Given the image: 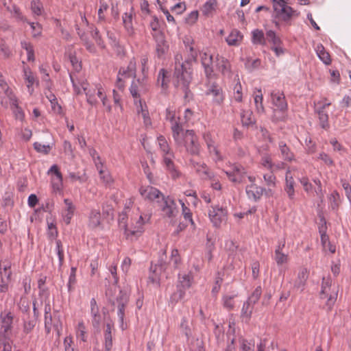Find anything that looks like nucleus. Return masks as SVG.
Masks as SVG:
<instances>
[{
	"instance_id": "obj_34",
	"label": "nucleus",
	"mask_w": 351,
	"mask_h": 351,
	"mask_svg": "<svg viewBox=\"0 0 351 351\" xmlns=\"http://www.w3.org/2000/svg\"><path fill=\"white\" fill-rule=\"evenodd\" d=\"M193 167L203 178H211V172L208 167L203 162L191 161Z\"/></svg>"
},
{
	"instance_id": "obj_33",
	"label": "nucleus",
	"mask_w": 351,
	"mask_h": 351,
	"mask_svg": "<svg viewBox=\"0 0 351 351\" xmlns=\"http://www.w3.org/2000/svg\"><path fill=\"white\" fill-rule=\"evenodd\" d=\"M132 18L133 12L132 10L128 12H125L122 16L124 27L129 36H133L134 34V29L132 25Z\"/></svg>"
},
{
	"instance_id": "obj_5",
	"label": "nucleus",
	"mask_w": 351,
	"mask_h": 351,
	"mask_svg": "<svg viewBox=\"0 0 351 351\" xmlns=\"http://www.w3.org/2000/svg\"><path fill=\"white\" fill-rule=\"evenodd\" d=\"M157 142L163 158V164L167 170L169 172L173 178H178L179 176V172L175 168L173 161L174 154L169 147L166 138L163 136H159L157 138Z\"/></svg>"
},
{
	"instance_id": "obj_50",
	"label": "nucleus",
	"mask_w": 351,
	"mask_h": 351,
	"mask_svg": "<svg viewBox=\"0 0 351 351\" xmlns=\"http://www.w3.org/2000/svg\"><path fill=\"white\" fill-rule=\"evenodd\" d=\"M58 330V322H56L52 317L51 315H46L45 316V329L47 334H49L52 328Z\"/></svg>"
},
{
	"instance_id": "obj_4",
	"label": "nucleus",
	"mask_w": 351,
	"mask_h": 351,
	"mask_svg": "<svg viewBox=\"0 0 351 351\" xmlns=\"http://www.w3.org/2000/svg\"><path fill=\"white\" fill-rule=\"evenodd\" d=\"M81 86L86 96L87 102L91 106H96L98 104V98L106 108L108 112H110L112 107L107 103V96L104 87L100 84L90 85L86 82H83Z\"/></svg>"
},
{
	"instance_id": "obj_43",
	"label": "nucleus",
	"mask_w": 351,
	"mask_h": 351,
	"mask_svg": "<svg viewBox=\"0 0 351 351\" xmlns=\"http://www.w3.org/2000/svg\"><path fill=\"white\" fill-rule=\"evenodd\" d=\"M90 310L91 314L93 316V324L95 326H97L99 324L100 322V315L99 314V308L97 304V302L95 299L92 298L90 300Z\"/></svg>"
},
{
	"instance_id": "obj_56",
	"label": "nucleus",
	"mask_w": 351,
	"mask_h": 351,
	"mask_svg": "<svg viewBox=\"0 0 351 351\" xmlns=\"http://www.w3.org/2000/svg\"><path fill=\"white\" fill-rule=\"evenodd\" d=\"M39 71L43 75L42 80L45 84L46 88H49L52 86V82L50 80L49 75L47 67L41 65L39 66Z\"/></svg>"
},
{
	"instance_id": "obj_18",
	"label": "nucleus",
	"mask_w": 351,
	"mask_h": 351,
	"mask_svg": "<svg viewBox=\"0 0 351 351\" xmlns=\"http://www.w3.org/2000/svg\"><path fill=\"white\" fill-rule=\"evenodd\" d=\"M224 172L231 182L237 183L243 182L246 175L245 168L239 165H233L231 170H227Z\"/></svg>"
},
{
	"instance_id": "obj_61",
	"label": "nucleus",
	"mask_w": 351,
	"mask_h": 351,
	"mask_svg": "<svg viewBox=\"0 0 351 351\" xmlns=\"http://www.w3.org/2000/svg\"><path fill=\"white\" fill-rule=\"evenodd\" d=\"M77 31L78 35L84 41V45L86 46L87 50H88L91 53H94L95 51V48L93 45H92L87 40L84 32H83L80 28H77Z\"/></svg>"
},
{
	"instance_id": "obj_57",
	"label": "nucleus",
	"mask_w": 351,
	"mask_h": 351,
	"mask_svg": "<svg viewBox=\"0 0 351 351\" xmlns=\"http://www.w3.org/2000/svg\"><path fill=\"white\" fill-rule=\"evenodd\" d=\"M179 202L181 204L182 210V215L186 220H189L191 225H194L195 223L192 218V213L190 209L185 205L183 199H179Z\"/></svg>"
},
{
	"instance_id": "obj_64",
	"label": "nucleus",
	"mask_w": 351,
	"mask_h": 351,
	"mask_svg": "<svg viewBox=\"0 0 351 351\" xmlns=\"http://www.w3.org/2000/svg\"><path fill=\"white\" fill-rule=\"evenodd\" d=\"M223 306L224 308L230 311L234 307V296L224 295L222 298Z\"/></svg>"
},
{
	"instance_id": "obj_54",
	"label": "nucleus",
	"mask_w": 351,
	"mask_h": 351,
	"mask_svg": "<svg viewBox=\"0 0 351 351\" xmlns=\"http://www.w3.org/2000/svg\"><path fill=\"white\" fill-rule=\"evenodd\" d=\"M99 172L100 180L104 184L110 186L113 183V179L108 170L100 169Z\"/></svg>"
},
{
	"instance_id": "obj_6",
	"label": "nucleus",
	"mask_w": 351,
	"mask_h": 351,
	"mask_svg": "<svg viewBox=\"0 0 351 351\" xmlns=\"http://www.w3.org/2000/svg\"><path fill=\"white\" fill-rule=\"evenodd\" d=\"M273 16V22L279 28L280 23L290 25L291 20L299 16V12L287 4L274 10Z\"/></svg>"
},
{
	"instance_id": "obj_62",
	"label": "nucleus",
	"mask_w": 351,
	"mask_h": 351,
	"mask_svg": "<svg viewBox=\"0 0 351 351\" xmlns=\"http://www.w3.org/2000/svg\"><path fill=\"white\" fill-rule=\"evenodd\" d=\"M1 279L11 280L12 271L10 263L3 265V268H0Z\"/></svg>"
},
{
	"instance_id": "obj_11",
	"label": "nucleus",
	"mask_w": 351,
	"mask_h": 351,
	"mask_svg": "<svg viewBox=\"0 0 351 351\" xmlns=\"http://www.w3.org/2000/svg\"><path fill=\"white\" fill-rule=\"evenodd\" d=\"M158 204L164 217L173 219L178 215V210L176 202L171 197H162Z\"/></svg>"
},
{
	"instance_id": "obj_44",
	"label": "nucleus",
	"mask_w": 351,
	"mask_h": 351,
	"mask_svg": "<svg viewBox=\"0 0 351 351\" xmlns=\"http://www.w3.org/2000/svg\"><path fill=\"white\" fill-rule=\"evenodd\" d=\"M113 324L108 323L105 331V347L106 350L110 351L112 347V329Z\"/></svg>"
},
{
	"instance_id": "obj_24",
	"label": "nucleus",
	"mask_w": 351,
	"mask_h": 351,
	"mask_svg": "<svg viewBox=\"0 0 351 351\" xmlns=\"http://www.w3.org/2000/svg\"><path fill=\"white\" fill-rule=\"evenodd\" d=\"M271 99L275 108H278L281 110H287V103L282 92L280 90L272 91L271 93Z\"/></svg>"
},
{
	"instance_id": "obj_39",
	"label": "nucleus",
	"mask_w": 351,
	"mask_h": 351,
	"mask_svg": "<svg viewBox=\"0 0 351 351\" xmlns=\"http://www.w3.org/2000/svg\"><path fill=\"white\" fill-rule=\"evenodd\" d=\"M316 53L319 58L326 65L331 64V58L329 53L326 51L324 46L321 44L317 45L315 49Z\"/></svg>"
},
{
	"instance_id": "obj_25",
	"label": "nucleus",
	"mask_w": 351,
	"mask_h": 351,
	"mask_svg": "<svg viewBox=\"0 0 351 351\" xmlns=\"http://www.w3.org/2000/svg\"><path fill=\"white\" fill-rule=\"evenodd\" d=\"M8 100L15 119L23 121L25 119V112L19 106L17 97L16 95H11Z\"/></svg>"
},
{
	"instance_id": "obj_22",
	"label": "nucleus",
	"mask_w": 351,
	"mask_h": 351,
	"mask_svg": "<svg viewBox=\"0 0 351 351\" xmlns=\"http://www.w3.org/2000/svg\"><path fill=\"white\" fill-rule=\"evenodd\" d=\"M206 95H211L213 97V101L217 105L223 104L225 99V95L223 92V89L217 84H213L208 86L206 90Z\"/></svg>"
},
{
	"instance_id": "obj_55",
	"label": "nucleus",
	"mask_w": 351,
	"mask_h": 351,
	"mask_svg": "<svg viewBox=\"0 0 351 351\" xmlns=\"http://www.w3.org/2000/svg\"><path fill=\"white\" fill-rule=\"evenodd\" d=\"M252 43L254 44L264 45L265 36L263 32L259 29H255L252 32Z\"/></svg>"
},
{
	"instance_id": "obj_29",
	"label": "nucleus",
	"mask_w": 351,
	"mask_h": 351,
	"mask_svg": "<svg viewBox=\"0 0 351 351\" xmlns=\"http://www.w3.org/2000/svg\"><path fill=\"white\" fill-rule=\"evenodd\" d=\"M128 298L127 296L121 297L119 300V304L117 306V315L121 322L120 327L124 330L127 328V325L124 323V317H125V308L128 304Z\"/></svg>"
},
{
	"instance_id": "obj_28",
	"label": "nucleus",
	"mask_w": 351,
	"mask_h": 351,
	"mask_svg": "<svg viewBox=\"0 0 351 351\" xmlns=\"http://www.w3.org/2000/svg\"><path fill=\"white\" fill-rule=\"evenodd\" d=\"M295 181L291 175V169L289 168L287 170L285 176V190L288 195L289 199H293L295 196Z\"/></svg>"
},
{
	"instance_id": "obj_19",
	"label": "nucleus",
	"mask_w": 351,
	"mask_h": 351,
	"mask_svg": "<svg viewBox=\"0 0 351 351\" xmlns=\"http://www.w3.org/2000/svg\"><path fill=\"white\" fill-rule=\"evenodd\" d=\"M200 58L205 73L208 77H210L213 73V54L208 49H206L200 53Z\"/></svg>"
},
{
	"instance_id": "obj_48",
	"label": "nucleus",
	"mask_w": 351,
	"mask_h": 351,
	"mask_svg": "<svg viewBox=\"0 0 351 351\" xmlns=\"http://www.w3.org/2000/svg\"><path fill=\"white\" fill-rule=\"evenodd\" d=\"M21 47L26 51L27 60L29 62H34L35 60V56L33 45L29 42L23 41L21 42Z\"/></svg>"
},
{
	"instance_id": "obj_40",
	"label": "nucleus",
	"mask_w": 351,
	"mask_h": 351,
	"mask_svg": "<svg viewBox=\"0 0 351 351\" xmlns=\"http://www.w3.org/2000/svg\"><path fill=\"white\" fill-rule=\"evenodd\" d=\"M157 83L164 90H166L168 87L169 83V73L164 69H162L159 71Z\"/></svg>"
},
{
	"instance_id": "obj_23",
	"label": "nucleus",
	"mask_w": 351,
	"mask_h": 351,
	"mask_svg": "<svg viewBox=\"0 0 351 351\" xmlns=\"http://www.w3.org/2000/svg\"><path fill=\"white\" fill-rule=\"evenodd\" d=\"M23 79L30 95L34 92V86L38 85V80L29 67L23 69Z\"/></svg>"
},
{
	"instance_id": "obj_20",
	"label": "nucleus",
	"mask_w": 351,
	"mask_h": 351,
	"mask_svg": "<svg viewBox=\"0 0 351 351\" xmlns=\"http://www.w3.org/2000/svg\"><path fill=\"white\" fill-rule=\"evenodd\" d=\"M330 106V103L326 102V101H321L317 104L316 111L318 114L321 127L324 129H328L329 128L328 115L325 109Z\"/></svg>"
},
{
	"instance_id": "obj_12",
	"label": "nucleus",
	"mask_w": 351,
	"mask_h": 351,
	"mask_svg": "<svg viewBox=\"0 0 351 351\" xmlns=\"http://www.w3.org/2000/svg\"><path fill=\"white\" fill-rule=\"evenodd\" d=\"M14 314L9 310H4L0 313L1 332L5 338H9L12 328Z\"/></svg>"
},
{
	"instance_id": "obj_7",
	"label": "nucleus",
	"mask_w": 351,
	"mask_h": 351,
	"mask_svg": "<svg viewBox=\"0 0 351 351\" xmlns=\"http://www.w3.org/2000/svg\"><path fill=\"white\" fill-rule=\"evenodd\" d=\"M193 280L192 272L180 274L177 284L178 291L172 295L171 300L176 302L182 300L185 295V291L191 287Z\"/></svg>"
},
{
	"instance_id": "obj_36",
	"label": "nucleus",
	"mask_w": 351,
	"mask_h": 351,
	"mask_svg": "<svg viewBox=\"0 0 351 351\" xmlns=\"http://www.w3.org/2000/svg\"><path fill=\"white\" fill-rule=\"evenodd\" d=\"M137 112L138 115L141 116L143 119V123L146 128L152 125V121L149 117V113L147 107L145 104H143L141 101H139V106H138Z\"/></svg>"
},
{
	"instance_id": "obj_26",
	"label": "nucleus",
	"mask_w": 351,
	"mask_h": 351,
	"mask_svg": "<svg viewBox=\"0 0 351 351\" xmlns=\"http://www.w3.org/2000/svg\"><path fill=\"white\" fill-rule=\"evenodd\" d=\"M101 221L100 211L96 209L91 210L88 215V228L93 230L101 228Z\"/></svg>"
},
{
	"instance_id": "obj_27",
	"label": "nucleus",
	"mask_w": 351,
	"mask_h": 351,
	"mask_svg": "<svg viewBox=\"0 0 351 351\" xmlns=\"http://www.w3.org/2000/svg\"><path fill=\"white\" fill-rule=\"evenodd\" d=\"M216 68L223 75H230L231 74V65L228 60L217 56L216 57Z\"/></svg>"
},
{
	"instance_id": "obj_35",
	"label": "nucleus",
	"mask_w": 351,
	"mask_h": 351,
	"mask_svg": "<svg viewBox=\"0 0 351 351\" xmlns=\"http://www.w3.org/2000/svg\"><path fill=\"white\" fill-rule=\"evenodd\" d=\"M160 280V267L158 265H152L148 276V282L159 285Z\"/></svg>"
},
{
	"instance_id": "obj_16",
	"label": "nucleus",
	"mask_w": 351,
	"mask_h": 351,
	"mask_svg": "<svg viewBox=\"0 0 351 351\" xmlns=\"http://www.w3.org/2000/svg\"><path fill=\"white\" fill-rule=\"evenodd\" d=\"M285 244L286 241L285 239L283 238L282 240L278 241V243L276 247L274 259L278 266H281L289 262L290 258L289 254L283 252Z\"/></svg>"
},
{
	"instance_id": "obj_10",
	"label": "nucleus",
	"mask_w": 351,
	"mask_h": 351,
	"mask_svg": "<svg viewBox=\"0 0 351 351\" xmlns=\"http://www.w3.org/2000/svg\"><path fill=\"white\" fill-rule=\"evenodd\" d=\"M136 62L134 58L130 60L126 66L120 68L117 75V84L119 88L124 87V82L126 80L136 76Z\"/></svg>"
},
{
	"instance_id": "obj_2",
	"label": "nucleus",
	"mask_w": 351,
	"mask_h": 351,
	"mask_svg": "<svg viewBox=\"0 0 351 351\" xmlns=\"http://www.w3.org/2000/svg\"><path fill=\"white\" fill-rule=\"evenodd\" d=\"M152 215L150 213H141L132 217L130 222L128 223V216L121 213L119 216V226L124 231L127 239L134 240L139 237L145 231L144 226L149 223Z\"/></svg>"
},
{
	"instance_id": "obj_45",
	"label": "nucleus",
	"mask_w": 351,
	"mask_h": 351,
	"mask_svg": "<svg viewBox=\"0 0 351 351\" xmlns=\"http://www.w3.org/2000/svg\"><path fill=\"white\" fill-rule=\"evenodd\" d=\"M51 184L53 193H61L63 190L62 176H52Z\"/></svg>"
},
{
	"instance_id": "obj_21",
	"label": "nucleus",
	"mask_w": 351,
	"mask_h": 351,
	"mask_svg": "<svg viewBox=\"0 0 351 351\" xmlns=\"http://www.w3.org/2000/svg\"><path fill=\"white\" fill-rule=\"evenodd\" d=\"M75 209V206L71 199L68 198L64 199V206L61 210V216L66 224L68 225L71 223V219L74 216Z\"/></svg>"
},
{
	"instance_id": "obj_58",
	"label": "nucleus",
	"mask_w": 351,
	"mask_h": 351,
	"mask_svg": "<svg viewBox=\"0 0 351 351\" xmlns=\"http://www.w3.org/2000/svg\"><path fill=\"white\" fill-rule=\"evenodd\" d=\"M0 88L4 92L8 99L10 97L11 95H15L12 89L10 88L8 84L5 82L4 77L0 73Z\"/></svg>"
},
{
	"instance_id": "obj_46",
	"label": "nucleus",
	"mask_w": 351,
	"mask_h": 351,
	"mask_svg": "<svg viewBox=\"0 0 351 351\" xmlns=\"http://www.w3.org/2000/svg\"><path fill=\"white\" fill-rule=\"evenodd\" d=\"M254 99L257 110L258 112H263V95L261 89H257L254 92Z\"/></svg>"
},
{
	"instance_id": "obj_32",
	"label": "nucleus",
	"mask_w": 351,
	"mask_h": 351,
	"mask_svg": "<svg viewBox=\"0 0 351 351\" xmlns=\"http://www.w3.org/2000/svg\"><path fill=\"white\" fill-rule=\"evenodd\" d=\"M153 37L156 42V51L158 56L164 54L169 48V45L165 40L164 36L162 33H158V35L153 34Z\"/></svg>"
},
{
	"instance_id": "obj_31",
	"label": "nucleus",
	"mask_w": 351,
	"mask_h": 351,
	"mask_svg": "<svg viewBox=\"0 0 351 351\" xmlns=\"http://www.w3.org/2000/svg\"><path fill=\"white\" fill-rule=\"evenodd\" d=\"M308 270L305 267L299 269L298 276L294 282V287L303 290L306 282L308 278Z\"/></svg>"
},
{
	"instance_id": "obj_42",
	"label": "nucleus",
	"mask_w": 351,
	"mask_h": 351,
	"mask_svg": "<svg viewBox=\"0 0 351 351\" xmlns=\"http://www.w3.org/2000/svg\"><path fill=\"white\" fill-rule=\"evenodd\" d=\"M232 97L234 101L241 102L243 100V88L239 78L233 87Z\"/></svg>"
},
{
	"instance_id": "obj_52",
	"label": "nucleus",
	"mask_w": 351,
	"mask_h": 351,
	"mask_svg": "<svg viewBox=\"0 0 351 351\" xmlns=\"http://www.w3.org/2000/svg\"><path fill=\"white\" fill-rule=\"evenodd\" d=\"M31 10L34 16H40L44 12L43 3L38 0H33L31 2Z\"/></svg>"
},
{
	"instance_id": "obj_3",
	"label": "nucleus",
	"mask_w": 351,
	"mask_h": 351,
	"mask_svg": "<svg viewBox=\"0 0 351 351\" xmlns=\"http://www.w3.org/2000/svg\"><path fill=\"white\" fill-rule=\"evenodd\" d=\"M188 58L185 63L177 62L182 58L180 55L176 56V66L174 76L177 79V85L186 86L191 80V71L190 64L195 62L197 57V52L195 49L193 44L186 45Z\"/></svg>"
},
{
	"instance_id": "obj_15",
	"label": "nucleus",
	"mask_w": 351,
	"mask_h": 351,
	"mask_svg": "<svg viewBox=\"0 0 351 351\" xmlns=\"http://www.w3.org/2000/svg\"><path fill=\"white\" fill-rule=\"evenodd\" d=\"M320 294L322 299H327V304L330 306L333 304L336 300L337 292L335 287H332L328 280H325L324 279Z\"/></svg>"
},
{
	"instance_id": "obj_63",
	"label": "nucleus",
	"mask_w": 351,
	"mask_h": 351,
	"mask_svg": "<svg viewBox=\"0 0 351 351\" xmlns=\"http://www.w3.org/2000/svg\"><path fill=\"white\" fill-rule=\"evenodd\" d=\"M242 123L245 125H249L254 122L252 112L250 110L243 111L241 114Z\"/></svg>"
},
{
	"instance_id": "obj_60",
	"label": "nucleus",
	"mask_w": 351,
	"mask_h": 351,
	"mask_svg": "<svg viewBox=\"0 0 351 351\" xmlns=\"http://www.w3.org/2000/svg\"><path fill=\"white\" fill-rule=\"evenodd\" d=\"M266 38L268 42L272 43L273 46L282 44L280 38L272 30H269L266 32Z\"/></svg>"
},
{
	"instance_id": "obj_13",
	"label": "nucleus",
	"mask_w": 351,
	"mask_h": 351,
	"mask_svg": "<svg viewBox=\"0 0 351 351\" xmlns=\"http://www.w3.org/2000/svg\"><path fill=\"white\" fill-rule=\"evenodd\" d=\"M139 193L145 200L149 202L156 201L157 203H159L162 197L164 196L158 189L152 186H141L139 189Z\"/></svg>"
},
{
	"instance_id": "obj_47",
	"label": "nucleus",
	"mask_w": 351,
	"mask_h": 351,
	"mask_svg": "<svg viewBox=\"0 0 351 351\" xmlns=\"http://www.w3.org/2000/svg\"><path fill=\"white\" fill-rule=\"evenodd\" d=\"M75 334L77 339H80L82 341H86V328L83 321L78 322L75 327Z\"/></svg>"
},
{
	"instance_id": "obj_8",
	"label": "nucleus",
	"mask_w": 351,
	"mask_h": 351,
	"mask_svg": "<svg viewBox=\"0 0 351 351\" xmlns=\"http://www.w3.org/2000/svg\"><path fill=\"white\" fill-rule=\"evenodd\" d=\"M208 217L215 227L219 228L228 220V209L219 206H211L208 210Z\"/></svg>"
},
{
	"instance_id": "obj_59",
	"label": "nucleus",
	"mask_w": 351,
	"mask_h": 351,
	"mask_svg": "<svg viewBox=\"0 0 351 351\" xmlns=\"http://www.w3.org/2000/svg\"><path fill=\"white\" fill-rule=\"evenodd\" d=\"M287 117V110H281L278 108H274L273 120L274 121H284Z\"/></svg>"
},
{
	"instance_id": "obj_30",
	"label": "nucleus",
	"mask_w": 351,
	"mask_h": 351,
	"mask_svg": "<svg viewBox=\"0 0 351 351\" xmlns=\"http://www.w3.org/2000/svg\"><path fill=\"white\" fill-rule=\"evenodd\" d=\"M217 6V0H208L202 6L200 10L204 16L212 17L215 14Z\"/></svg>"
},
{
	"instance_id": "obj_51",
	"label": "nucleus",
	"mask_w": 351,
	"mask_h": 351,
	"mask_svg": "<svg viewBox=\"0 0 351 351\" xmlns=\"http://www.w3.org/2000/svg\"><path fill=\"white\" fill-rule=\"evenodd\" d=\"M235 346L236 347L239 346L241 351H254V345L243 337H239L237 339Z\"/></svg>"
},
{
	"instance_id": "obj_53",
	"label": "nucleus",
	"mask_w": 351,
	"mask_h": 351,
	"mask_svg": "<svg viewBox=\"0 0 351 351\" xmlns=\"http://www.w3.org/2000/svg\"><path fill=\"white\" fill-rule=\"evenodd\" d=\"M261 163L263 167L271 171L281 168L280 165L276 166L274 164L272 163L271 158L269 156H264L261 158Z\"/></svg>"
},
{
	"instance_id": "obj_14",
	"label": "nucleus",
	"mask_w": 351,
	"mask_h": 351,
	"mask_svg": "<svg viewBox=\"0 0 351 351\" xmlns=\"http://www.w3.org/2000/svg\"><path fill=\"white\" fill-rule=\"evenodd\" d=\"M149 90L147 78L142 77L132 81L130 90L134 98H139L141 95Z\"/></svg>"
},
{
	"instance_id": "obj_1",
	"label": "nucleus",
	"mask_w": 351,
	"mask_h": 351,
	"mask_svg": "<svg viewBox=\"0 0 351 351\" xmlns=\"http://www.w3.org/2000/svg\"><path fill=\"white\" fill-rule=\"evenodd\" d=\"M166 119L171 123L172 135L176 143L178 145H183L190 154L198 155L201 148L198 137L193 130H189L184 132L182 123L177 116L175 109L171 107L167 108Z\"/></svg>"
},
{
	"instance_id": "obj_41",
	"label": "nucleus",
	"mask_w": 351,
	"mask_h": 351,
	"mask_svg": "<svg viewBox=\"0 0 351 351\" xmlns=\"http://www.w3.org/2000/svg\"><path fill=\"white\" fill-rule=\"evenodd\" d=\"M254 304L250 300L246 301L243 306V308L241 309V317L243 319H245L246 322L249 321L251 318L253 308H254Z\"/></svg>"
},
{
	"instance_id": "obj_38",
	"label": "nucleus",
	"mask_w": 351,
	"mask_h": 351,
	"mask_svg": "<svg viewBox=\"0 0 351 351\" xmlns=\"http://www.w3.org/2000/svg\"><path fill=\"white\" fill-rule=\"evenodd\" d=\"M243 40V35L238 30H232L227 36L226 40L230 46H239Z\"/></svg>"
},
{
	"instance_id": "obj_49",
	"label": "nucleus",
	"mask_w": 351,
	"mask_h": 351,
	"mask_svg": "<svg viewBox=\"0 0 351 351\" xmlns=\"http://www.w3.org/2000/svg\"><path fill=\"white\" fill-rule=\"evenodd\" d=\"M69 178L71 182H78L80 184L86 182L88 180L86 174L80 172H69Z\"/></svg>"
},
{
	"instance_id": "obj_17",
	"label": "nucleus",
	"mask_w": 351,
	"mask_h": 351,
	"mask_svg": "<svg viewBox=\"0 0 351 351\" xmlns=\"http://www.w3.org/2000/svg\"><path fill=\"white\" fill-rule=\"evenodd\" d=\"M264 191L267 196L269 197L273 195V191L271 189L266 191L263 187L258 186L255 184H251L246 187V193L247 197L254 201L258 200L263 195Z\"/></svg>"
},
{
	"instance_id": "obj_9",
	"label": "nucleus",
	"mask_w": 351,
	"mask_h": 351,
	"mask_svg": "<svg viewBox=\"0 0 351 351\" xmlns=\"http://www.w3.org/2000/svg\"><path fill=\"white\" fill-rule=\"evenodd\" d=\"M202 137L206 145L209 154L213 159L216 162L222 160V156L218 147L216 135L210 132H206L203 134Z\"/></svg>"
},
{
	"instance_id": "obj_37",
	"label": "nucleus",
	"mask_w": 351,
	"mask_h": 351,
	"mask_svg": "<svg viewBox=\"0 0 351 351\" xmlns=\"http://www.w3.org/2000/svg\"><path fill=\"white\" fill-rule=\"evenodd\" d=\"M279 150L284 160L289 162L295 160V155L291 149L287 145V144L280 141L278 144Z\"/></svg>"
}]
</instances>
